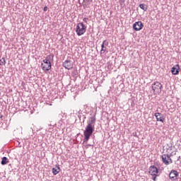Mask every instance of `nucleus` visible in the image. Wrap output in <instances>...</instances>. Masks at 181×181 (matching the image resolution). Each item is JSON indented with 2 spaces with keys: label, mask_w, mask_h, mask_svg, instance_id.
Returning <instances> with one entry per match:
<instances>
[{
  "label": "nucleus",
  "mask_w": 181,
  "mask_h": 181,
  "mask_svg": "<svg viewBox=\"0 0 181 181\" xmlns=\"http://www.w3.org/2000/svg\"><path fill=\"white\" fill-rule=\"evenodd\" d=\"M178 176L179 173L175 170H172L169 174V177L171 179V180H176Z\"/></svg>",
  "instance_id": "obj_10"
},
{
  "label": "nucleus",
  "mask_w": 181,
  "mask_h": 181,
  "mask_svg": "<svg viewBox=\"0 0 181 181\" xmlns=\"http://www.w3.org/2000/svg\"><path fill=\"white\" fill-rule=\"evenodd\" d=\"M156 121L160 122H165V117H163V115L160 112H156L154 115Z\"/></svg>",
  "instance_id": "obj_11"
},
{
  "label": "nucleus",
  "mask_w": 181,
  "mask_h": 181,
  "mask_svg": "<svg viewBox=\"0 0 181 181\" xmlns=\"http://www.w3.org/2000/svg\"><path fill=\"white\" fill-rule=\"evenodd\" d=\"M95 127V117H92L89 118L88 121V124L83 132L84 139L83 144H87L88 142V139H90V136L93 135V132H94V128Z\"/></svg>",
  "instance_id": "obj_1"
},
{
  "label": "nucleus",
  "mask_w": 181,
  "mask_h": 181,
  "mask_svg": "<svg viewBox=\"0 0 181 181\" xmlns=\"http://www.w3.org/2000/svg\"><path fill=\"white\" fill-rule=\"evenodd\" d=\"M54 58V54H49L48 56L46 57L45 59H43L42 63L41 64V69L44 71H49L50 69H52V62Z\"/></svg>",
  "instance_id": "obj_2"
},
{
  "label": "nucleus",
  "mask_w": 181,
  "mask_h": 181,
  "mask_svg": "<svg viewBox=\"0 0 181 181\" xmlns=\"http://www.w3.org/2000/svg\"><path fill=\"white\" fill-rule=\"evenodd\" d=\"M139 8H141V9H142L143 11H148V7H146V5L145 4H140Z\"/></svg>",
  "instance_id": "obj_16"
},
{
  "label": "nucleus",
  "mask_w": 181,
  "mask_h": 181,
  "mask_svg": "<svg viewBox=\"0 0 181 181\" xmlns=\"http://www.w3.org/2000/svg\"><path fill=\"white\" fill-rule=\"evenodd\" d=\"M1 163L3 165H7V163H9V160L6 157H3Z\"/></svg>",
  "instance_id": "obj_14"
},
{
  "label": "nucleus",
  "mask_w": 181,
  "mask_h": 181,
  "mask_svg": "<svg viewBox=\"0 0 181 181\" xmlns=\"http://www.w3.org/2000/svg\"><path fill=\"white\" fill-rule=\"evenodd\" d=\"M144 28V24L141 21H137L133 24V29L136 31L141 30Z\"/></svg>",
  "instance_id": "obj_9"
},
{
  "label": "nucleus",
  "mask_w": 181,
  "mask_h": 181,
  "mask_svg": "<svg viewBox=\"0 0 181 181\" xmlns=\"http://www.w3.org/2000/svg\"><path fill=\"white\" fill-rule=\"evenodd\" d=\"M164 151L166 152V155H168V156H174V155H176V148L175 146H169L167 145L165 146Z\"/></svg>",
  "instance_id": "obj_4"
},
{
  "label": "nucleus",
  "mask_w": 181,
  "mask_h": 181,
  "mask_svg": "<svg viewBox=\"0 0 181 181\" xmlns=\"http://www.w3.org/2000/svg\"><path fill=\"white\" fill-rule=\"evenodd\" d=\"M162 160L164 165H170V163H173V160H172V158H170V156L167 154H163L162 156Z\"/></svg>",
  "instance_id": "obj_6"
},
{
  "label": "nucleus",
  "mask_w": 181,
  "mask_h": 181,
  "mask_svg": "<svg viewBox=\"0 0 181 181\" xmlns=\"http://www.w3.org/2000/svg\"><path fill=\"white\" fill-rule=\"evenodd\" d=\"M44 12H47V6L44 7Z\"/></svg>",
  "instance_id": "obj_20"
},
{
  "label": "nucleus",
  "mask_w": 181,
  "mask_h": 181,
  "mask_svg": "<svg viewBox=\"0 0 181 181\" xmlns=\"http://www.w3.org/2000/svg\"><path fill=\"white\" fill-rule=\"evenodd\" d=\"M86 30H87V27L83 23H78L76 28V32L78 36H82V35H84V33Z\"/></svg>",
  "instance_id": "obj_3"
},
{
  "label": "nucleus",
  "mask_w": 181,
  "mask_h": 181,
  "mask_svg": "<svg viewBox=\"0 0 181 181\" xmlns=\"http://www.w3.org/2000/svg\"><path fill=\"white\" fill-rule=\"evenodd\" d=\"M179 70H180V66H179V64H176L171 69V73L174 76H177V74H179Z\"/></svg>",
  "instance_id": "obj_13"
},
{
  "label": "nucleus",
  "mask_w": 181,
  "mask_h": 181,
  "mask_svg": "<svg viewBox=\"0 0 181 181\" xmlns=\"http://www.w3.org/2000/svg\"><path fill=\"white\" fill-rule=\"evenodd\" d=\"M148 173L149 175H151V176H158L159 170H158V168L155 167L154 165H151L148 169Z\"/></svg>",
  "instance_id": "obj_7"
},
{
  "label": "nucleus",
  "mask_w": 181,
  "mask_h": 181,
  "mask_svg": "<svg viewBox=\"0 0 181 181\" xmlns=\"http://www.w3.org/2000/svg\"><path fill=\"white\" fill-rule=\"evenodd\" d=\"M88 146H91V145H90V144H86V145L85 146V148H88Z\"/></svg>",
  "instance_id": "obj_21"
},
{
  "label": "nucleus",
  "mask_w": 181,
  "mask_h": 181,
  "mask_svg": "<svg viewBox=\"0 0 181 181\" xmlns=\"http://www.w3.org/2000/svg\"><path fill=\"white\" fill-rule=\"evenodd\" d=\"M152 90H153L154 94H160L162 91V84L160 82H154L152 84Z\"/></svg>",
  "instance_id": "obj_5"
},
{
  "label": "nucleus",
  "mask_w": 181,
  "mask_h": 181,
  "mask_svg": "<svg viewBox=\"0 0 181 181\" xmlns=\"http://www.w3.org/2000/svg\"><path fill=\"white\" fill-rule=\"evenodd\" d=\"M158 175H153V181H156V177H157Z\"/></svg>",
  "instance_id": "obj_19"
},
{
  "label": "nucleus",
  "mask_w": 181,
  "mask_h": 181,
  "mask_svg": "<svg viewBox=\"0 0 181 181\" xmlns=\"http://www.w3.org/2000/svg\"><path fill=\"white\" fill-rule=\"evenodd\" d=\"M63 66L67 70H71V69H73L74 65L73 64V62H71V60L69 59V60H66L63 63Z\"/></svg>",
  "instance_id": "obj_8"
},
{
  "label": "nucleus",
  "mask_w": 181,
  "mask_h": 181,
  "mask_svg": "<svg viewBox=\"0 0 181 181\" xmlns=\"http://www.w3.org/2000/svg\"><path fill=\"white\" fill-rule=\"evenodd\" d=\"M88 21V18H83V22H85V23H87Z\"/></svg>",
  "instance_id": "obj_18"
},
{
  "label": "nucleus",
  "mask_w": 181,
  "mask_h": 181,
  "mask_svg": "<svg viewBox=\"0 0 181 181\" xmlns=\"http://www.w3.org/2000/svg\"><path fill=\"white\" fill-rule=\"evenodd\" d=\"M0 63L1 64H4V65H6V61H5V58H1V59H0Z\"/></svg>",
  "instance_id": "obj_17"
},
{
  "label": "nucleus",
  "mask_w": 181,
  "mask_h": 181,
  "mask_svg": "<svg viewBox=\"0 0 181 181\" xmlns=\"http://www.w3.org/2000/svg\"><path fill=\"white\" fill-rule=\"evenodd\" d=\"M105 46H108V41H107L106 40H105L103 42V44L101 45V49H100L101 54H104V53H105V52L107 50V47H105Z\"/></svg>",
  "instance_id": "obj_12"
},
{
  "label": "nucleus",
  "mask_w": 181,
  "mask_h": 181,
  "mask_svg": "<svg viewBox=\"0 0 181 181\" xmlns=\"http://www.w3.org/2000/svg\"><path fill=\"white\" fill-rule=\"evenodd\" d=\"M60 172V167L58 165L56 168H52V173L54 175H57Z\"/></svg>",
  "instance_id": "obj_15"
}]
</instances>
